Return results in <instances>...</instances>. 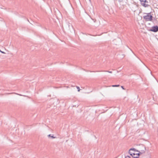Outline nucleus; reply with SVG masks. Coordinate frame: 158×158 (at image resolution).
<instances>
[{
  "instance_id": "10",
  "label": "nucleus",
  "mask_w": 158,
  "mask_h": 158,
  "mask_svg": "<svg viewBox=\"0 0 158 158\" xmlns=\"http://www.w3.org/2000/svg\"><path fill=\"white\" fill-rule=\"evenodd\" d=\"M141 2V4H142V3L143 2H144V1H146V0H139Z\"/></svg>"
},
{
  "instance_id": "1",
  "label": "nucleus",
  "mask_w": 158,
  "mask_h": 158,
  "mask_svg": "<svg viewBox=\"0 0 158 158\" xmlns=\"http://www.w3.org/2000/svg\"><path fill=\"white\" fill-rule=\"evenodd\" d=\"M153 17L150 13L146 14V15L143 16V19L147 21H151L152 20Z\"/></svg>"
},
{
  "instance_id": "7",
  "label": "nucleus",
  "mask_w": 158,
  "mask_h": 158,
  "mask_svg": "<svg viewBox=\"0 0 158 158\" xmlns=\"http://www.w3.org/2000/svg\"><path fill=\"white\" fill-rule=\"evenodd\" d=\"M48 136L49 137H51V138L52 139H54V138H56V137H54L53 136V135H52L51 134H49V135H48Z\"/></svg>"
},
{
  "instance_id": "13",
  "label": "nucleus",
  "mask_w": 158,
  "mask_h": 158,
  "mask_svg": "<svg viewBox=\"0 0 158 158\" xmlns=\"http://www.w3.org/2000/svg\"><path fill=\"white\" fill-rule=\"evenodd\" d=\"M0 52H1V53H3V54H5V53L3 51H1L0 50Z\"/></svg>"
},
{
  "instance_id": "11",
  "label": "nucleus",
  "mask_w": 158,
  "mask_h": 158,
  "mask_svg": "<svg viewBox=\"0 0 158 158\" xmlns=\"http://www.w3.org/2000/svg\"><path fill=\"white\" fill-rule=\"evenodd\" d=\"M77 89H78V91H80V89L79 87H78V86H77Z\"/></svg>"
},
{
  "instance_id": "2",
  "label": "nucleus",
  "mask_w": 158,
  "mask_h": 158,
  "mask_svg": "<svg viewBox=\"0 0 158 158\" xmlns=\"http://www.w3.org/2000/svg\"><path fill=\"white\" fill-rule=\"evenodd\" d=\"M149 31L155 32H157L158 31V26L156 25L152 27Z\"/></svg>"
},
{
  "instance_id": "12",
  "label": "nucleus",
  "mask_w": 158,
  "mask_h": 158,
  "mask_svg": "<svg viewBox=\"0 0 158 158\" xmlns=\"http://www.w3.org/2000/svg\"><path fill=\"white\" fill-rule=\"evenodd\" d=\"M125 158H130V156H125Z\"/></svg>"
},
{
  "instance_id": "5",
  "label": "nucleus",
  "mask_w": 158,
  "mask_h": 158,
  "mask_svg": "<svg viewBox=\"0 0 158 158\" xmlns=\"http://www.w3.org/2000/svg\"><path fill=\"white\" fill-rule=\"evenodd\" d=\"M140 154L139 152L137 153L135 152L131 156L134 158H137L139 157Z\"/></svg>"
},
{
  "instance_id": "4",
  "label": "nucleus",
  "mask_w": 158,
  "mask_h": 158,
  "mask_svg": "<svg viewBox=\"0 0 158 158\" xmlns=\"http://www.w3.org/2000/svg\"><path fill=\"white\" fill-rule=\"evenodd\" d=\"M141 147L142 148L139 151H138V152H139L140 154L144 153L146 150L145 148L143 145H142Z\"/></svg>"
},
{
  "instance_id": "6",
  "label": "nucleus",
  "mask_w": 158,
  "mask_h": 158,
  "mask_svg": "<svg viewBox=\"0 0 158 158\" xmlns=\"http://www.w3.org/2000/svg\"><path fill=\"white\" fill-rule=\"evenodd\" d=\"M148 3V2L146 0V1H144V2H143L142 3V5L145 7H147L148 6H149L148 4H146V3Z\"/></svg>"
},
{
  "instance_id": "9",
  "label": "nucleus",
  "mask_w": 158,
  "mask_h": 158,
  "mask_svg": "<svg viewBox=\"0 0 158 158\" xmlns=\"http://www.w3.org/2000/svg\"><path fill=\"white\" fill-rule=\"evenodd\" d=\"M119 86V85H112V86L113 87H118Z\"/></svg>"
},
{
  "instance_id": "3",
  "label": "nucleus",
  "mask_w": 158,
  "mask_h": 158,
  "mask_svg": "<svg viewBox=\"0 0 158 158\" xmlns=\"http://www.w3.org/2000/svg\"><path fill=\"white\" fill-rule=\"evenodd\" d=\"M138 151L136 150L134 148L130 149L129 151V153L131 156H132L135 152H138Z\"/></svg>"
},
{
  "instance_id": "14",
  "label": "nucleus",
  "mask_w": 158,
  "mask_h": 158,
  "mask_svg": "<svg viewBox=\"0 0 158 158\" xmlns=\"http://www.w3.org/2000/svg\"><path fill=\"white\" fill-rule=\"evenodd\" d=\"M15 94H18V95H19V96H22V95L20 94H16V93H15Z\"/></svg>"
},
{
  "instance_id": "15",
  "label": "nucleus",
  "mask_w": 158,
  "mask_h": 158,
  "mask_svg": "<svg viewBox=\"0 0 158 158\" xmlns=\"http://www.w3.org/2000/svg\"><path fill=\"white\" fill-rule=\"evenodd\" d=\"M121 87H122V88L123 89H125L123 86H121Z\"/></svg>"
},
{
  "instance_id": "8",
  "label": "nucleus",
  "mask_w": 158,
  "mask_h": 158,
  "mask_svg": "<svg viewBox=\"0 0 158 158\" xmlns=\"http://www.w3.org/2000/svg\"><path fill=\"white\" fill-rule=\"evenodd\" d=\"M107 72L110 73H112V71H97V72Z\"/></svg>"
}]
</instances>
